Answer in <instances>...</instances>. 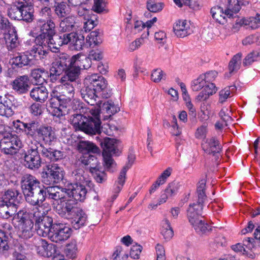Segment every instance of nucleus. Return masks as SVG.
<instances>
[{
	"label": "nucleus",
	"instance_id": "a878e982",
	"mask_svg": "<svg viewBox=\"0 0 260 260\" xmlns=\"http://www.w3.org/2000/svg\"><path fill=\"white\" fill-rule=\"evenodd\" d=\"M68 38L69 43H70L72 49L79 51L83 49L85 44V40L82 35L71 32L69 33Z\"/></svg>",
	"mask_w": 260,
	"mask_h": 260
},
{
	"label": "nucleus",
	"instance_id": "c85d7f7f",
	"mask_svg": "<svg viewBox=\"0 0 260 260\" xmlns=\"http://www.w3.org/2000/svg\"><path fill=\"white\" fill-rule=\"evenodd\" d=\"M76 17L74 15L67 16L61 20L59 23L62 32L74 31L76 29Z\"/></svg>",
	"mask_w": 260,
	"mask_h": 260
},
{
	"label": "nucleus",
	"instance_id": "6e6552de",
	"mask_svg": "<svg viewBox=\"0 0 260 260\" xmlns=\"http://www.w3.org/2000/svg\"><path fill=\"white\" fill-rule=\"evenodd\" d=\"M39 142L36 141L30 147L29 149L24 153V165L31 170L39 169L42 164V159L40 155L39 147Z\"/></svg>",
	"mask_w": 260,
	"mask_h": 260
},
{
	"label": "nucleus",
	"instance_id": "9d476101",
	"mask_svg": "<svg viewBox=\"0 0 260 260\" xmlns=\"http://www.w3.org/2000/svg\"><path fill=\"white\" fill-rule=\"evenodd\" d=\"M22 144L16 135H11L0 140V149L5 154L12 155L17 153Z\"/></svg>",
	"mask_w": 260,
	"mask_h": 260
},
{
	"label": "nucleus",
	"instance_id": "39448f33",
	"mask_svg": "<svg viewBox=\"0 0 260 260\" xmlns=\"http://www.w3.org/2000/svg\"><path fill=\"white\" fill-rule=\"evenodd\" d=\"M12 222L19 226L20 238L27 240L33 236L34 222L26 211L20 210L16 213L12 218Z\"/></svg>",
	"mask_w": 260,
	"mask_h": 260
},
{
	"label": "nucleus",
	"instance_id": "c03bdc74",
	"mask_svg": "<svg viewBox=\"0 0 260 260\" xmlns=\"http://www.w3.org/2000/svg\"><path fill=\"white\" fill-rule=\"evenodd\" d=\"M211 13L213 18L219 24H224L226 22V14H224V11L221 7L217 6L212 7L211 9Z\"/></svg>",
	"mask_w": 260,
	"mask_h": 260
},
{
	"label": "nucleus",
	"instance_id": "680f3d73",
	"mask_svg": "<svg viewBox=\"0 0 260 260\" xmlns=\"http://www.w3.org/2000/svg\"><path fill=\"white\" fill-rule=\"evenodd\" d=\"M231 114V110L227 108H222L219 112V116L223 121L225 122V126H228V123H231L233 121Z\"/></svg>",
	"mask_w": 260,
	"mask_h": 260
},
{
	"label": "nucleus",
	"instance_id": "6e6d98bb",
	"mask_svg": "<svg viewBox=\"0 0 260 260\" xmlns=\"http://www.w3.org/2000/svg\"><path fill=\"white\" fill-rule=\"evenodd\" d=\"M164 222V225L161 231L162 235L165 239L170 240L174 235L173 229L171 227L170 223L168 219H165Z\"/></svg>",
	"mask_w": 260,
	"mask_h": 260
},
{
	"label": "nucleus",
	"instance_id": "4c0bfd02",
	"mask_svg": "<svg viewBox=\"0 0 260 260\" xmlns=\"http://www.w3.org/2000/svg\"><path fill=\"white\" fill-rule=\"evenodd\" d=\"M53 8L55 14L60 19L65 17L70 13L69 6L64 2H55Z\"/></svg>",
	"mask_w": 260,
	"mask_h": 260
},
{
	"label": "nucleus",
	"instance_id": "3c124183",
	"mask_svg": "<svg viewBox=\"0 0 260 260\" xmlns=\"http://www.w3.org/2000/svg\"><path fill=\"white\" fill-rule=\"evenodd\" d=\"M39 244L43 248V250L46 252V256L50 257L55 253L56 251V246L52 244H48L45 240L41 239L39 241Z\"/></svg>",
	"mask_w": 260,
	"mask_h": 260
},
{
	"label": "nucleus",
	"instance_id": "338daca9",
	"mask_svg": "<svg viewBox=\"0 0 260 260\" xmlns=\"http://www.w3.org/2000/svg\"><path fill=\"white\" fill-rule=\"evenodd\" d=\"M10 127L0 123V140L12 135Z\"/></svg>",
	"mask_w": 260,
	"mask_h": 260
},
{
	"label": "nucleus",
	"instance_id": "423d86ee",
	"mask_svg": "<svg viewBox=\"0 0 260 260\" xmlns=\"http://www.w3.org/2000/svg\"><path fill=\"white\" fill-rule=\"evenodd\" d=\"M80 162L86 169L89 170L98 183H103L106 180L105 170L107 169L105 166L104 168H103L100 162L95 155L91 154L84 155L80 158Z\"/></svg>",
	"mask_w": 260,
	"mask_h": 260
},
{
	"label": "nucleus",
	"instance_id": "473e14b6",
	"mask_svg": "<svg viewBox=\"0 0 260 260\" xmlns=\"http://www.w3.org/2000/svg\"><path fill=\"white\" fill-rule=\"evenodd\" d=\"M72 215L74 217L72 224L74 229H79L85 224L87 216L82 209H78Z\"/></svg>",
	"mask_w": 260,
	"mask_h": 260
},
{
	"label": "nucleus",
	"instance_id": "ddd939ff",
	"mask_svg": "<svg viewBox=\"0 0 260 260\" xmlns=\"http://www.w3.org/2000/svg\"><path fill=\"white\" fill-rule=\"evenodd\" d=\"M38 22L43 24L40 26L41 33L36 37V40H40L45 42L46 40L55 35L56 32L55 24L52 19L47 20L39 19Z\"/></svg>",
	"mask_w": 260,
	"mask_h": 260
},
{
	"label": "nucleus",
	"instance_id": "4468645a",
	"mask_svg": "<svg viewBox=\"0 0 260 260\" xmlns=\"http://www.w3.org/2000/svg\"><path fill=\"white\" fill-rule=\"evenodd\" d=\"M36 46L26 52L30 56L35 60L46 59L50 51V49L46 45V43L41 40H36Z\"/></svg>",
	"mask_w": 260,
	"mask_h": 260
},
{
	"label": "nucleus",
	"instance_id": "4be33fe9",
	"mask_svg": "<svg viewBox=\"0 0 260 260\" xmlns=\"http://www.w3.org/2000/svg\"><path fill=\"white\" fill-rule=\"evenodd\" d=\"M29 81L27 76H20L11 82V85L16 92L18 94H23L28 92L29 89Z\"/></svg>",
	"mask_w": 260,
	"mask_h": 260
},
{
	"label": "nucleus",
	"instance_id": "20e7f679",
	"mask_svg": "<svg viewBox=\"0 0 260 260\" xmlns=\"http://www.w3.org/2000/svg\"><path fill=\"white\" fill-rule=\"evenodd\" d=\"M100 143L103 149L104 165L108 171L113 172L112 169L116 166V164L112 156L120 155L121 151L118 146L120 141L114 138L105 137L100 140Z\"/></svg>",
	"mask_w": 260,
	"mask_h": 260
},
{
	"label": "nucleus",
	"instance_id": "7ed1b4c3",
	"mask_svg": "<svg viewBox=\"0 0 260 260\" xmlns=\"http://www.w3.org/2000/svg\"><path fill=\"white\" fill-rule=\"evenodd\" d=\"M206 180L201 179L197 184V195L198 201L197 203L190 204L187 210V217L189 222L193 225L198 222H201L203 219L201 215L204 201L207 199L205 193Z\"/></svg>",
	"mask_w": 260,
	"mask_h": 260
},
{
	"label": "nucleus",
	"instance_id": "a211bd4d",
	"mask_svg": "<svg viewBox=\"0 0 260 260\" xmlns=\"http://www.w3.org/2000/svg\"><path fill=\"white\" fill-rule=\"evenodd\" d=\"M18 5H20L21 20L27 23L31 22L34 18V10L32 0H17Z\"/></svg>",
	"mask_w": 260,
	"mask_h": 260
},
{
	"label": "nucleus",
	"instance_id": "dca6fc26",
	"mask_svg": "<svg viewBox=\"0 0 260 260\" xmlns=\"http://www.w3.org/2000/svg\"><path fill=\"white\" fill-rule=\"evenodd\" d=\"M68 36L69 33H56L49 39L46 40L45 42L46 43L47 47L50 49V51L55 52L61 46L69 43Z\"/></svg>",
	"mask_w": 260,
	"mask_h": 260
},
{
	"label": "nucleus",
	"instance_id": "58836bf2",
	"mask_svg": "<svg viewBox=\"0 0 260 260\" xmlns=\"http://www.w3.org/2000/svg\"><path fill=\"white\" fill-rule=\"evenodd\" d=\"M189 25L187 23L186 20H178L173 27L175 34L178 37L183 38L187 36Z\"/></svg>",
	"mask_w": 260,
	"mask_h": 260
},
{
	"label": "nucleus",
	"instance_id": "c756f323",
	"mask_svg": "<svg viewBox=\"0 0 260 260\" xmlns=\"http://www.w3.org/2000/svg\"><path fill=\"white\" fill-rule=\"evenodd\" d=\"M206 146L204 147V151L209 154H212L218 157V154L221 151V146L215 138H212L206 142Z\"/></svg>",
	"mask_w": 260,
	"mask_h": 260
},
{
	"label": "nucleus",
	"instance_id": "2f4dec72",
	"mask_svg": "<svg viewBox=\"0 0 260 260\" xmlns=\"http://www.w3.org/2000/svg\"><path fill=\"white\" fill-rule=\"evenodd\" d=\"M17 208L9 204L5 201L0 199V218L4 219H8L10 217L13 216L16 214V209Z\"/></svg>",
	"mask_w": 260,
	"mask_h": 260
},
{
	"label": "nucleus",
	"instance_id": "603ef678",
	"mask_svg": "<svg viewBox=\"0 0 260 260\" xmlns=\"http://www.w3.org/2000/svg\"><path fill=\"white\" fill-rule=\"evenodd\" d=\"M241 57L242 54L241 53H238V54L234 55L232 58L229 66L230 74L239 69L241 63Z\"/></svg>",
	"mask_w": 260,
	"mask_h": 260
},
{
	"label": "nucleus",
	"instance_id": "09e8293b",
	"mask_svg": "<svg viewBox=\"0 0 260 260\" xmlns=\"http://www.w3.org/2000/svg\"><path fill=\"white\" fill-rule=\"evenodd\" d=\"M100 30L96 29L91 31L90 34L86 38V43L91 46L92 45L94 46L98 45L101 43L102 40L99 37Z\"/></svg>",
	"mask_w": 260,
	"mask_h": 260
},
{
	"label": "nucleus",
	"instance_id": "69168bd1",
	"mask_svg": "<svg viewBox=\"0 0 260 260\" xmlns=\"http://www.w3.org/2000/svg\"><path fill=\"white\" fill-rule=\"evenodd\" d=\"M179 187V182L174 181L168 185L167 187L165 190V192L171 197L176 191H177Z\"/></svg>",
	"mask_w": 260,
	"mask_h": 260
},
{
	"label": "nucleus",
	"instance_id": "6ab92c4d",
	"mask_svg": "<svg viewBox=\"0 0 260 260\" xmlns=\"http://www.w3.org/2000/svg\"><path fill=\"white\" fill-rule=\"evenodd\" d=\"M99 109V113L105 114L104 117V120L110 118L113 115L120 111V108L115 105L112 101H108L106 102H103L99 101L96 104Z\"/></svg>",
	"mask_w": 260,
	"mask_h": 260
},
{
	"label": "nucleus",
	"instance_id": "cd10ccee",
	"mask_svg": "<svg viewBox=\"0 0 260 260\" xmlns=\"http://www.w3.org/2000/svg\"><path fill=\"white\" fill-rule=\"evenodd\" d=\"M49 92L47 88L43 86L34 88L30 92V96L34 101L43 103L48 97Z\"/></svg>",
	"mask_w": 260,
	"mask_h": 260
},
{
	"label": "nucleus",
	"instance_id": "b1692460",
	"mask_svg": "<svg viewBox=\"0 0 260 260\" xmlns=\"http://www.w3.org/2000/svg\"><path fill=\"white\" fill-rule=\"evenodd\" d=\"M13 238L10 232L0 230V254L7 255L12 245Z\"/></svg>",
	"mask_w": 260,
	"mask_h": 260
},
{
	"label": "nucleus",
	"instance_id": "1a4fd4ad",
	"mask_svg": "<svg viewBox=\"0 0 260 260\" xmlns=\"http://www.w3.org/2000/svg\"><path fill=\"white\" fill-rule=\"evenodd\" d=\"M73 64L72 58L65 53L60 54L52 63L50 69V76H60L65 73Z\"/></svg>",
	"mask_w": 260,
	"mask_h": 260
},
{
	"label": "nucleus",
	"instance_id": "8fccbe9b",
	"mask_svg": "<svg viewBox=\"0 0 260 260\" xmlns=\"http://www.w3.org/2000/svg\"><path fill=\"white\" fill-rule=\"evenodd\" d=\"M80 70L75 64L71 65L69 69L67 70L65 75L67 78L71 82L76 81L78 78L80 74Z\"/></svg>",
	"mask_w": 260,
	"mask_h": 260
},
{
	"label": "nucleus",
	"instance_id": "bf43d9fd",
	"mask_svg": "<svg viewBox=\"0 0 260 260\" xmlns=\"http://www.w3.org/2000/svg\"><path fill=\"white\" fill-rule=\"evenodd\" d=\"M151 78L154 82L158 83L161 80H166V74L160 69H155L152 72Z\"/></svg>",
	"mask_w": 260,
	"mask_h": 260
},
{
	"label": "nucleus",
	"instance_id": "a18cd8bd",
	"mask_svg": "<svg viewBox=\"0 0 260 260\" xmlns=\"http://www.w3.org/2000/svg\"><path fill=\"white\" fill-rule=\"evenodd\" d=\"M210 75H214V72H211L200 76L197 79H195L192 84V89L194 91H199L205 86V84L207 81L206 80Z\"/></svg>",
	"mask_w": 260,
	"mask_h": 260
},
{
	"label": "nucleus",
	"instance_id": "0eeeda50",
	"mask_svg": "<svg viewBox=\"0 0 260 260\" xmlns=\"http://www.w3.org/2000/svg\"><path fill=\"white\" fill-rule=\"evenodd\" d=\"M63 169L56 164L48 165L41 173L42 182L47 185L60 183L63 179Z\"/></svg>",
	"mask_w": 260,
	"mask_h": 260
},
{
	"label": "nucleus",
	"instance_id": "f704fd0d",
	"mask_svg": "<svg viewBox=\"0 0 260 260\" xmlns=\"http://www.w3.org/2000/svg\"><path fill=\"white\" fill-rule=\"evenodd\" d=\"M224 5V14L229 18L234 17V14L238 13L241 9L240 4L238 0H228Z\"/></svg>",
	"mask_w": 260,
	"mask_h": 260
},
{
	"label": "nucleus",
	"instance_id": "393cba45",
	"mask_svg": "<svg viewBox=\"0 0 260 260\" xmlns=\"http://www.w3.org/2000/svg\"><path fill=\"white\" fill-rule=\"evenodd\" d=\"M47 196L48 198L55 201L66 199L67 198V188L58 187V186H50L46 188Z\"/></svg>",
	"mask_w": 260,
	"mask_h": 260
},
{
	"label": "nucleus",
	"instance_id": "bb28decb",
	"mask_svg": "<svg viewBox=\"0 0 260 260\" xmlns=\"http://www.w3.org/2000/svg\"><path fill=\"white\" fill-rule=\"evenodd\" d=\"M96 92L97 91L94 89L86 85H84L81 90L82 98L87 103L91 106L96 105L98 103L96 102L98 96L95 94Z\"/></svg>",
	"mask_w": 260,
	"mask_h": 260
},
{
	"label": "nucleus",
	"instance_id": "e433bc0d",
	"mask_svg": "<svg viewBox=\"0 0 260 260\" xmlns=\"http://www.w3.org/2000/svg\"><path fill=\"white\" fill-rule=\"evenodd\" d=\"M30 75L36 84L39 85L43 84L49 77L48 72L44 68L35 69L31 71Z\"/></svg>",
	"mask_w": 260,
	"mask_h": 260
},
{
	"label": "nucleus",
	"instance_id": "864d4df0",
	"mask_svg": "<svg viewBox=\"0 0 260 260\" xmlns=\"http://www.w3.org/2000/svg\"><path fill=\"white\" fill-rule=\"evenodd\" d=\"M61 95L72 99L74 94V87L70 82H67L60 87Z\"/></svg>",
	"mask_w": 260,
	"mask_h": 260
},
{
	"label": "nucleus",
	"instance_id": "f3484780",
	"mask_svg": "<svg viewBox=\"0 0 260 260\" xmlns=\"http://www.w3.org/2000/svg\"><path fill=\"white\" fill-rule=\"evenodd\" d=\"M84 132L89 135L99 134L101 133V121L99 113L87 117Z\"/></svg>",
	"mask_w": 260,
	"mask_h": 260
},
{
	"label": "nucleus",
	"instance_id": "5fc2aeb1",
	"mask_svg": "<svg viewBox=\"0 0 260 260\" xmlns=\"http://www.w3.org/2000/svg\"><path fill=\"white\" fill-rule=\"evenodd\" d=\"M164 4L163 3H156L155 0H149L147 2V9L150 12L156 13L162 10Z\"/></svg>",
	"mask_w": 260,
	"mask_h": 260
},
{
	"label": "nucleus",
	"instance_id": "f257e3e1",
	"mask_svg": "<svg viewBox=\"0 0 260 260\" xmlns=\"http://www.w3.org/2000/svg\"><path fill=\"white\" fill-rule=\"evenodd\" d=\"M20 182L27 203L34 206H40L47 197L46 187L35 176L29 174L22 176Z\"/></svg>",
	"mask_w": 260,
	"mask_h": 260
},
{
	"label": "nucleus",
	"instance_id": "052dcab7",
	"mask_svg": "<svg viewBox=\"0 0 260 260\" xmlns=\"http://www.w3.org/2000/svg\"><path fill=\"white\" fill-rule=\"evenodd\" d=\"M192 226L194 230L198 233H206L211 230L210 226L205 222L203 219L201 220V222H198Z\"/></svg>",
	"mask_w": 260,
	"mask_h": 260
},
{
	"label": "nucleus",
	"instance_id": "7c9ffc66",
	"mask_svg": "<svg viewBox=\"0 0 260 260\" xmlns=\"http://www.w3.org/2000/svg\"><path fill=\"white\" fill-rule=\"evenodd\" d=\"M73 64L81 69H88L91 66V61L88 56L78 54L72 57Z\"/></svg>",
	"mask_w": 260,
	"mask_h": 260
},
{
	"label": "nucleus",
	"instance_id": "4d7b16f0",
	"mask_svg": "<svg viewBox=\"0 0 260 260\" xmlns=\"http://www.w3.org/2000/svg\"><path fill=\"white\" fill-rule=\"evenodd\" d=\"M21 10L20 5L13 6L9 9L8 16L14 20H21Z\"/></svg>",
	"mask_w": 260,
	"mask_h": 260
},
{
	"label": "nucleus",
	"instance_id": "79ce46f5",
	"mask_svg": "<svg viewBox=\"0 0 260 260\" xmlns=\"http://www.w3.org/2000/svg\"><path fill=\"white\" fill-rule=\"evenodd\" d=\"M28 54H19L17 56L12 58V64L14 67L21 68L24 66L29 64L31 59L28 57Z\"/></svg>",
	"mask_w": 260,
	"mask_h": 260
},
{
	"label": "nucleus",
	"instance_id": "f8f14e48",
	"mask_svg": "<svg viewBox=\"0 0 260 260\" xmlns=\"http://www.w3.org/2000/svg\"><path fill=\"white\" fill-rule=\"evenodd\" d=\"M70 236L71 229L69 227L61 223H54L48 237L51 241L59 243L67 240Z\"/></svg>",
	"mask_w": 260,
	"mask_h": 260
},
{
	"label": "nucleus",
	"instance_id": "9b49d317",
	"mask_svg": "<svg viewBox=\"0 0 260 260\" xmlns=\"http://www.w3.org/2000/svg\"><path fill=\"white\" fill-rule=\"evenodd\" d=\"M53 224L52 218L44 213L35 218V230L41 237L48 236Z\"/></svg>",
	"mask_w": 260,
	"mask_h": 260
},
{
	"label": "nucleus",
	"instance_id": "a19ab883",
	"mask_svg": "<svg viewBox=\"0 0 260 260\" xmlns=\"http://www.w3.org/2000/svg\"><path fill=\"white\" fill-rule=\"evenodd\" d=\"M15 106L10 100H6L3 103H0V114L7 117L12 116L14 114Z\"/></svg>",
	"mask_w": 260,
	"mask_h": 260
},
{
	"label": "nucleus",
	"instance_id": "5701e85b",
	"mask_svg": "<svg viewBox=\"0 0 260 260\" xmlns=\"http://www.w3.org/2000/svg\"><path fill=\"white\" fill-rule=\"evenodd\" d=\"M0 199L17 208L18 204L22 199V195L18 190L10 189L4 192Z\"/></svg>",
	"mask_w": 260,
	"mask_h": 260
},
{
	"label": "nucleus",
	"instance_id": "2eb2a0df",
	"mask_svg": "<svg viewBox=\"0 0 260 260\" xmlns=\"http://www.w3.org/2000/svg\"><path fill=\"white\" fill-rule=\"evenodd\" d=\"M84 85L90 86L98 92H101L106 88L108 85L107 80L102 76L93 74L86 77L84 80Z\"/></svg>",
	"mask_w": 260,
	"mask_h": 260
},
{
	"label": "nucleus",
	"instance_id": "de8ad7c7",
	"mask_svg": "<svg viewBox=\"0 0 260 260\" xmlns=\"http://www.w3.org/2000/svg\"><path fill=\"white\" fill-rule=\"evenodd\" d=\"M51 98L49 100L50 106L57 110L56 113L58 115H62V109L60 108V104H59V92L55 90H53L51 94Z\"/></svg>",
	"mask_w": 260,
	"mask_h": 260
},
{
	"label": "nucleus",
	"instance_id": "412c9836",
	"mask_svg": "<svg viewBox=\"0 0 260 260\" xmlns=\"http://www.w3.org/2000/svg\"><path fill=\"white\" fill-rule=\"evenodd\" d=\"M67 198L76 201H83L86 198L87 190L83 184L75 183L72 185L71 188H67Z\"/></svg>",
	"mask_w": 260,
	"mask_h": 260
},
{
	"label": "nucleus",
	"instance_id": "37998d69",
	"mask_svg": "<svg viewBox=\"0 0 260 260\" xmlns=\"http://www.w3.org/2000/svg\"><path fill=\"white\" fill-rule=\"evenodd\" d=\"M239 23L241 26H246V29H256L260 26V18L258 16L257 13L255 17H251L247 19H242L240 20Z\"/></svg>",
	"mask_w": 260,
	"mask_h": 260
},
{
	"label": "nucleus",
	"instance_id": "e2e57ef3",
	"mask_svg": "<svg viewBox=\"0 0 260 260\" xmlns=\"http://www.w3.org/2000/svg\"><path fill=\"white\" fill-rule=\"evenodd\" d=\"M259 53L255 51H252L249 53L244 59L243 64L244 66H247L251 64L252 62L256 60L258 57Z\"/></svg>",
	"mask_w": 260,
	"mask_h": 260
},
{
	"label": "nucleus",
	"instance_id": "c9c22d12",
	"mask_svg": "<svg viewBox=\"0 0 260 260\" xmlns=\"http://www.w3.org/2000/svg\"><path fill=\"white\" fill-rule=\"evenodd\" d=\"M87 117L81 114H75L71 116V123L76 131H84Z\"/></svg>",
	"mask_w": 260,
	"mask_h": 260
},
{
	"label": "nucleus",
	"instance_id": "49530a36",
	"mask_svg": "<svg viewBox=\"0 0 260 260\" xmlns=\"http://www.w3.org/2000/svg\"><path fill=\"white\" fill-rule=\"evenodd\" d=\"M135 159V157L133 154H129L128 156V162L126 164V165L123 167L122 169L121 170L120 175L118 178V183L120 184L121 186H123L124 184L125 181V176L127 170L132 167L133 165L134 160Z\"/></svg>",
	"mask_w": 260,
	"mask_h": 260
},
{
	"label": "nucleus",
	"instance_id": "0e129e2a",
	"mask_svg": "<svg viewBox=\"0 0 260 260\" xmlns=\"http://www.w3.org/2000/svg\"><path fill=\"white\" fill-rule=\"evenodd\" d=\"M118 130V128L114 125L104 124L102 126L101 132H103L108 136H113L114 135V132H117Z\"/></svg>",
	"mask_w": 260,
	"mask_h": 260
},
{
	"label": "nucleus",
	"instance_id": "13d9d810",
	"mask_svg": "<svg viewBox=\"0 0 260 260\" xmlns=\"http://www.w3.org/2000/svg\"><path fill=\"white\" fill-rule=\"evenodd\" d=\"M77 250L76 242L72 241L66 245L64 253L68 258H74L76 257Z\"/></svg>",
	"mask_w": 260,
	"mask_h": 260
},
{
	"label": "nucleus",
	"instance_id": "72a5a7b5",
	"mask_svg": "<svg viewBox=\"0 0 260 260\" xmlns=\"http://www.w3.org/2000/svg\"><path fill=\"white\" fill-rule=\"evenodd\" d=\"M78 150L83 153H93L95 154L100 153V149L93 143L86 141H80L78 145Z\"/></svg>",
	"mask_w": 260,
	"mask_h": 260
},
{
	"label": "nucleus",
	"instance_id": "aec40b11",
	"mask_svg": "<svg viewBox=\"0 0 260 260\" xmlns=\"http://www.w3.org/2000/svg\"><path fill=\"white\" fill-rule=\"evenodd\" d=\"M76 203L75 200L71 198L62 200L56 207V212L61 216H65L66 214L72 215L78 209L75 207Z\"/></svg>",
	"mask_w": 260,
	"mask_h": 260
},
{
	"label": "nucleus",
	"instance_id": "ea45409f",
	"mask_svg": "<svg viewBox=\"0 0 260 260\" xmlns=\"http://www.w3.org/2000/svg\"><path fill=\"white\" fill-rule=\"evenodd\" d=\"M4 39L8 50L15 48L18 45V36L16 31L13 28L12 31L5 35Z\"/></svg>",
	"mask_w": 260,
	"mask_h": 260
},
{
	"label": "nucleus",
	"instance_id": "f03ea898",
	"mask_svg": "<svg viewBox=\"0 0 260 260\" xmlns=\"http://www.w3.org/2000/svg\"><path fill=\"white\" fill-rule=\"evenodd\" d=\"M18 126L28 138L37 139L45 144H50L56 139L55 133L51 126L40 125L39 123L35 121L28 123L20 122Z\"/></svg>",
	"mask_w": 260,
	"mask_h": 260
},
{
	"label": "nucleus",
	"instance_id": "774afa93",
	"mask_svg": "<svg viewBox=\"0 0 260 260\" xmlns=\"http://www.w3.org/2000/svg\"><path fill=\"white\" fill-rule=\"evenodd\" d=\"M105 4L103 0H95L92 10L96 13H100L105 10Z\"/></svg>",
	"mask_w": 260,
	"mask_h": 260
}]
</instances>
